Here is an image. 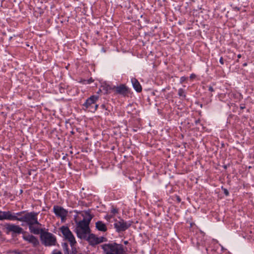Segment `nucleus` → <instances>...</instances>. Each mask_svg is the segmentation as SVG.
I'll list each match as a JSON object with an SVG mask.
<instances>
[{"label":"nucleus","instance_id":"nucleus-1","mask_svg":"<svg viewBox=\"0 0 254 254\" xmlns=\"http://www.w3.org/2000/svg\"><path fill=\"white\" fill-rule=\"evenodd\" d=\"M38 213L35 212H28L22 211L17 213H12L10 211L0 210V221L4 220L10 221H19L26 223L28 226L30 232L38 235L40 233L41 224L38 221Z\"/></svg>","mask_w":254,"mask_h":254},{"label":"nucleus","instance_id":"nucleus-2","mask_svg":"<svg viewBox=\"0 0 254 254\" xmlns=\"http://www.w3.org/2000/svg\"><path fill=\"white\" fill-rule=\"evenodd\" d=\"M89 224L86 223L84 220H81L77 223L75 232L77 236L80 239H84L87 234L90 233Z\"/></svg>","mask_w":254,"mask_h":254},{"label":"nucleus","instance_id":"nucleus-3","mask_svg":"<svg viewBox=\"0 0 254 254\" xmlns=\"http://www.w3.org/2000/svg\"><path fill=\"white\" fill-rule=\"evenodd\" d=\"M102 248L106 254H122L123 252L122 245L116 243L105 244Z\"/></svg>","mask_w":254,"mask_h":254},{"label":"nucleus","instance_id":"nucleus-4","mask_svg":"<svg viewBox=\"0 0 254 254\" xmlns=\"http://www.w3.org/2000/svg\"><path fill=\"white\" fill-rule=\"evenodd\" d=\"M41 239L43 244L46 246L56 245V239L53 234L48 232H44L40 229Z\"/></svg>","mask_w":254,"mask_h":254},{"label":"nucleus","instance_id":"nucleus-5","mask_svg":"<svg viewBox=\"0 0 254 254\" xmlns=\"http://www.w3.org/2000/svg\"><path fill=\"white\" fill-rule=\"evenodd\" d=\"M98 98L99 97L98 96L92 95L86 100L83 106L86 109H88L89 111L95 112L98 107V105L96 104Z\"/></svg>","mask_w":254,"mask_h":254},{"label":"nucleus","instance_id":"nucleus-6","mask_svg":"<svg viewBox=\"0 0 254 254\" xmlns=\"http://www.w3.org/2000/svg\"><path fill=\"white\" fill-rule=\"evenodd\" d=\"M60 230L65 239L67 240L70 243L71 247L73 246L74 244H76V242L73 235L70 231L68 227L63 226L61 227Z\"/></svg>","mask_w":254,"mask_h":254},{"label":"nucleus","instance_id":"nucleus-7","mask_svg":"<svg viewBox=\"0 0 254 254\" xmlns=\"http://www.w3.org/2000/svg\"><path fill=\"white\" fill-rule=\"evenodd\" d=\"M131 225L130 222H126L123 219L118 221L116 220L114 226L118 232L124 231L127 229Z\"/></svg>","mask_w":254,"mask_h":254},{"label":"nucleus","instance_id":"nucleus-8","mask_svg":"<svg viewBox=\"0 0 254 254\" xmlns=\"http://www.w3.org/2000/svg\"><path fill=\"white\" fill-rule=\"evenodd\" d=\"M53 212L57 217L61 218L62 221L65 220L68 214V211L66 209L58 205L54 206Z\"/></svg>","mask_w":254,"mask_h":254},{"label":"nucleus","instance_id":"nucleus-9","mask_svg":"<svg viewBox=\"0 0 254 254\" xmlns=\"http://www.w3.org/2000/svg\"><path fill=\"white\" fill-rule=\"evenodd\" d=\"M23 238L25 241L32 244L34 247H37L39 244L38 240L33 235H24Z\"/></svg>","mask_w":254,"mask_h":254},{"label":"nucleus","instance_id":"nucleus-10","mask_svg":"<svg viewBox=\"0 0 254 254\" xmlns=\"http://www.w3.org/2000/svg\"><path fill=\"white\" fill-rule=\"evenodd\" d=\"M6 228L8 231L16 234H20L23 231V229L21 227L14 224H8L7 225Z\"/></svg>","mask_w":254,"mask_h":254},{"label":"nucleus","instance_id":"nucleus-11","mask_svg":"<svg viewBox=\"0 0 254 254\" xmlns=\"http://www.w3.org/2000/svg\"><path fill=\"white\" fill-rule=\"evenodd\" d=\"M103 238H98L94 234H89L88 241L92 245H95L103 242Z\"/></svg>","mask_w":254,"mask_h":254},{"label":"nucleus","instance_id":"nucleus-12","mask_svg":"<svg viewBox=\"0 0 254 254\" xmlns=\"http://www.w3.org/2000/svg\"><path fill=\"white\" fill-rule=\"evenodd\" d=\"M116 91L118 93L125 95L128 92V88L124 84H121L120 86L115 87Z\"/></svg>","mask_w":254,"mask_h":254},{"label":"nucleus","instance_id":"nucleus-13","mask_svg":"<svg viewBox=\"0 0 254 254\" xmlns=\"http://www.w3.org/2000/svg\"><path fill=\"white\" fill-rule=\"evenodd\" d=\"M131 83L134 89L137 92H140L142 90V87L138 80L133 78L131 79Z\"/></svg>","mask_w":254,"mask_h":254},{"label":"nucleus","instance_id":"nucleus-14","mask_svg":"<svg viewBox=\"0 0 254 254\" xmlns=\"http://www.w3.org/2000/svg\"><path fill=\"white\" fill-rule=\"evenodd\" d=\"M83 219L82 220H84L86 223L89 224L91 220H92L93 216L90 213L89 211H84L82 214Z\"/></svg>","mask_w":254,"mask_h":254},{"label":"nucleus","instance_id":"nucleus-15","mask_svg":"<svg viewBox=\"0 0 254 254\" xmlns=\"http://www.w3.org/2000/svg\"><path fill=\"white\" fill-rule=\"evenodd\" d=\"M96 227L97 229L101 231L105 232L107 230V227L106 225L102 221H98L96 223Z\"/></svg>","mask_w":254,"mask_h":254},{"label":"nucleus","instance_id":"nucleus-16","mask_svg":"<svg viewBox=\"0 0 254 254\" xmlns=\"http://www.w3.org/2000/svg\"><path fill=\"white\" fill-rule=\"evenodd\" d=\"M178 95L180 97H182L183 98H186V94L184 89L180 88L178 90Z\"/></svg>","mask_w":254,"mask_h":254},{"label":"nucleus","instance_id":"nucleus-17","mask_svg":"<svg viewBox=\"0 0 254 254\" xmlns=\"http://www.w3.org/2000/svg\"><path fill=\"white\" fill-rule=\"evenodd\" d=\"M118 213V210L116 208H115L114 207H112L111 210V213L114 216Z\"/></svg>","mask_w":254,"mask_h":254},{"label":"nucleus","instance_id":"nucleus-18","mask_svg":"<svg viewBox=\"0 0 254 254\" xmlns=\"http://www.w3.org/2000/svg\"><path fill=\"white\" fill-rule=\"evenodd\" d=\"M114 217L112 214H108L105 216V218L107 220L110 221V219Z\"/></svg>","mask_w":254,"mask_h":254},{"label":"nucleus","instance_id":"nucleus-19","mask_svg":"<svg viewBox=\"0 0 254 254\" xmlns=\"http://www.w3.org/2000/svg\"><path fill=\"white\" fill-rule=\"evenodd\" d=\"M92 82H93V80L92 78H90L89 80H85L84 83L90 84V83H91Z\"/></svg>","mask_w":254,"mask_h":254},{"label":"nucleus","instance_id":"nucleus-20","mask_svg":"<svg viewBox=\"0 0 254 254\" xmlns=\"http://www.w3.org/2000/svg\"><path fill=\"white\" fill-rule=\"evenodd\" d=\"M52 254H62V253L60 251H53Z\"/></svg>","mask_w":254,"mask_h":254},{"label":"nucleus","instance_id":"nucleus-21","mask_svg":"<svg viewBox=\"0 0 254 254\" xmlns=\"http://www.w3.org/2000/svg\"><path fill=\"white\" fill-rule=\"evenodd\" d=\"M67 244L64 243V248L65 249L66 253H67V254H68V251H67Z\"/></svg>","mask_w":254,"mask_h":254},{"label":"nucleus","instance_id":"nucleus-22","mask_svg":"<svg viewBox=\"0 0 254 254\" xmlns=\"http://www.w3.org/2000/svg\"><path fill=\"white\" fill-rule=\"evenodd\" d=\"M186 78L185 77H182L180 79V81H181V83H183V82H184L186 80Z\"/></svg>","mask_w":254,"mask_h":254},{"label":"nucleus","instance_id":"nucleus-23","mask_svg":"<svg viewBox=\"0 0 254 254\" xmlns=\"http://www.w3.org/2000/svg\"><path fill=\"white\" fill-rule=\"evenodd\" d=\"M219 62L221 64H224V61H223V59L222 57H221L220 60H219Z\"/></svg>","mask_w":254,"mask_h":254},{"label":"nucleus","instance_id":"nucleus-24","mask_svg":"<svg viewBox=\"0 0 254 254\" xmlns=\"http://www.w3.org/2000/svg\"><path fill=\"white\" fill-rule=\"evenodd\" d=\"M208 90L211 92H213L214 91L213 88L212 86H209Z\"/></svg>","mask_w":254,"mask_h":254},{"label":"nucleus","instance_id":"nucleus-25","mask_svg":"<svg viewBox=\"0 0 254 254\" xmlns=\"http://www.w3.org/2000/svg\"><path fill=\"white\" fill-rule=\"evenodd\" d=\"M224 193L226 195H228L229 194L228 191L227 190H225Z\"/></svg>","mask_w":254,"mask_h":254},{"label":"nucleus","instance_id":"nucleus-26","mask_svg":"<svg viewBox=\"0 0 254 254\" xmlns=\"http://www.w3.org/2000/svg\"><path fill=\"white\" fill-rule=\"evenodd\" d=\"M237 57H238V58L239 59V58H241V54H239V55H238V56H237Z\"/></svg>","mask_w":254,"mask_h":254},{"label":"nucleus","instance_id":"nucleus-27","mask_svg":"<svg viewBox=\"0 0 254 254\" xmlns=\"http://www.w3.org/2000/svg\"><path fill=\"white\" fill-rule=\"evenodd\" d=\"M247 63H244V64H243V66H247Z\"/></svg>","mask_w":254,"mask_h":254},{"label":"nucleus","instance_id":"nucleus-28","mask_svg":"<svg viewBox=\"0 0 254 254\" xmlns=\"http://www.w3.org/2000/svg\"><path fill=\"white\" fill-rule=\"evenodd\" d=\"M127 242H125V244H127Z\"/></svg>","mask_w":254,"mask_h":254},{"label":"nucleus","instance_id":"nucleus-29","mask_svg":"<svg viewBox=\"0 0 254 254\" xmlns=\"http://www.w3.org/2000/svg\"><path fill=\"white\" fill-rule=\"evenodd\" d=\"M1 231H0V236L1 235Z\"/></svg>","mask_w":254,"mask_h":254},{"label":"nucleus","instance_id":"nucleus-30","mask_svg":"<svg viewBox=\"0 0 254 254\" xmlns=\"http://www.w3.org/2000/svg\"><path fill=\"white\" fill-rule=\"evenodd\" d=\"M65 254H66V253H65Z\"/></svg>","mask_w":254,"mask_h":254}]
</instances>
